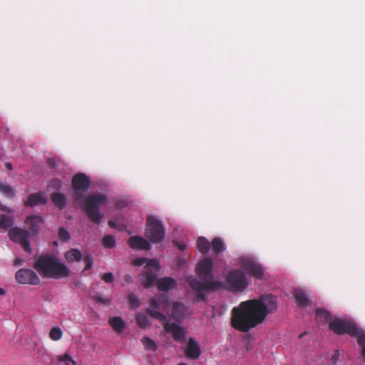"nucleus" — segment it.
<instances>
[{"mask_svg":"<svg viewBox=\"0 0 365 365\" xmlns=\"http://www.w3.org/2000/svg\"><path fill=\"white\" fill-rule=\"evenodd\" d=\"M51 200L59 210H63L66 205V197L63 193L54 192L51 194Z\"/></svg>","mask_w":365,"mask_h":365,"instance_id":"412c9836","label":"nucleus"},{"mask_svg":"<svg viewBox=\"0 0 365 365\" xmlns=\"http://www.w3.org/2000/svg\"><path fill=\"white\" fill-rule=\"evenodd\" d=\"M213 261L210 257H205L196 266V272L201 281L192 276L186 278V282L195 292L197 302L205 299L206 292H213L223 287V283L214 279L212 274Z\"/></svg>","mask_w":365,"mask_h":365,"instance_id":"f03ea898","label":"nucleus"},{"mask_svg":"<svg viewBox=\"0 0 365 365\" xmlns=\"http://www.w3.org/2000/svg\"><path fill=\"white\" fill-rule=\"evenodd\" d=\"M128 245L133 250H150L152 246L150 243L140 236H132L128 240Z\"/></svg>","mask_w":365,"mask_h":365,"instance_id":"4468645a","label":"nucleus"},{"mask_svg":"<svg viewBox=\"0 0 365 365\" xmlns=\"http://www.w3.org/2000/svg\"><path fill=\"white\" fill-rule=\"evenodd\" d=\"M294 297L299 306L304 307L310 304L306 293L301 289H296L294 290Z\"/></svg>","mask_w":365,"mask_h":365,"instance_id":"4be33fe9","label":"nucleus"},{"mask_svg":"<svg viewBox=\"0 0 365 365\" xmlns=\"http://www.w3.org/2000/svg\"><path fill=\"white\" fill-rule=\"evenodd\" d=\"M102 279L106 283H110L113 281V274L111 272H107L103 274Z\"/></svg>","mask_w":365,"mask_h":365,"instance_id":"ea45409f","label":"nucleus"},{"mask_svg":"<svg viewBox=\"0 0 365 365\" xmlns=\"http://www.w3.org/2000/svg\"><path fill=\"white\" fill-rule=\"evenodd\" d=\"M157 274L155 272L145 271L139 275L140 284L147 289L151 288L157 282Z\"/></svg>","mask_w":365,"mask_h":365,"instance_id":"a211bd4d","label":"nucleus"},{"mask_svg":"<svg viewBox=\"0 0 365 365\" xmlns=\"http://www.w3.org/2000/svg\"><path fill=\"white\" fill-rule=\"evenodd\" d=\"M13 219L11 217L6 215H1L0 218V227L4 230H7L13 225Z\"/></svg>","mask_w":365,"mask_h":365,"instance_id":"c85d7f7f","label":"nucleus"},{"mask_svg":"<svg viewBox=\"0 0 365 365\" xmlns=\"http://www.w3.org/2000/svg\"><path fill=\"white\" fill-rule=\"evenodd\" d=\"M16 280L21 284L38 285L41 280L38 274L31 269L22 268L18 270L15 274Z\"/></svg>","mask_w":365,"mask_h":365,"instance_id":"9b49d317","label":"nucleus"},{"mask_svg":"<svg viewBox=\"0 0 365 365\" xmlns=\"http://www.w3.org/2000/svg\"><path fill=\"white\" fill-rule=\"evenodd\" d=\"M96 301L98 303H101L106 305H108L110 304V300H108V299H105L101 296L96 297Z\"/></svg>","mask_w":365,"mask_h":365,"instance_id":"37998d69","label":"nucleus"},{"mask_svg":"<svg viewBox=\"0 0 365 365\" xmlns=\"http://www.w3.org/2000/svg\"><path fill=\"white\" fill-rule=\"evenodd\" d=\"M178 365H187L186 363H180Z\"/></svg>","mask_w":365,"mask_h":365,"instance_id":"5fc2aeb1","label":"nucleus"},{"mask_svg":"<svg viewBox=\"0 0 365 365\" xmlns=\"http://www.w3.org/2000/svg\"><path fill=\"white\" fill-rule=\"evenodd\" d=\"M25 223L29 227L34 235L38 234L41 226L43 223V217L40 215H30L26 217Z\"/></svg>","mask_w":365,"mask_h":365,"instance_id":"dca6fc26","label":"nucleus"},{"mask_svg":"<svg viewBox=\"0 0 365 365\" xmlns=\"http://www.w3.org/2000/svg\"><path fill=\"white\" fill-rule=\"evenodd\" d=\"M5 294V290L3 288L0 287V296L4 295Z\"/></svg>","mask_w":365,"mask_h":365,"instance_id":"603ef678","label":"nucleus"},{"mask_svg":"<svg viewBox=\"0 0 365 365\" xmlns=\"http://www.w3.org/2000/svg\"><path fill=\"white\" fill-rule=\"evenodd\" d=\"M91 185L90 179L83 173L74 175L71 180V186L74 190L86 192Z\"/></svg>","mask_w":365,"mask_h":365,"instance_id":"f8f14e48","label":"nucleus"},{"mask_svg":"<svg viewBox=\"0 0 365 365\" xmlns=\"http://www.w3.org/2000/svg\"><path fill=\"white\" fill-rule=\"evenodd\" d=\"M197 247L201 253L206 255L211 248V244L205 237H200L197 239Z\"/></svg>","mask_w":365,"mask_h":365,"instance_id":"393cba45","label":"nucleus"},{"mask_svg":"<svg viewBox=\"0 0 365 365\" xmlns=\"http://www.w3.org/2000/svg\"><path fill=\"white\" fill-rule=\"evenodd\" d=\"M128 300L130 305L133 309L138 308L140 306V300H139L138 297L134 294H129L128 297Z\"/></svg>","mask_w":365,"mask_h":365,"instance_id":"c9c22d12","label":"nucleus"},{"mask_svg":"<svg viewBox=\"0 0 365 365\" xmlns=\"http://www.w3.org/2000/svg\"><path fill=\"white\" fill-rule=\"evenodd\" d=\"M34 269L43 278L56 279L67 277L70 270L58 259L51 255H41L35 261Z\"/></svg>","mask_w":365,"mask_h":365,"instance_id":"7ed1b4c3","label":"nucleus"},{"mask_svg":"<svg viewBox=\"0 0 365 365\" xmlns=\"http://www.w3.org/2000/svg\"><path fill=\"white\" fill-rule=\"evenodd\" d=\"M47 202V198L42 192L32 193L29 195L25 202L26 206L35 207L38 205H45Z\"/></svg>","mask_w":365,"mask_h":365,"instance_id":"f3484780","label":"nucleus"},{"mask_svg":"<svg viewBox=\"0 0 365 365\" xmlns=\"http://www.w3.org/2000/svg\"><path fill=\"white\" fill-rule=\"evenodd\" d=\"M248 287V282L245 274L240 269L231 270L225 277L223 288L237 292H242Z\"/></svg>","mask_w":365,"mask_h":365,"instance_id":"39448f33","label":"nucleus"},{"mask_svg":"<svg viewBox=\"0 0 365 365\" xmlns=\"http://www.w3.org/2000/svg\"><path fill=\"white\" fill-rule=\"evenodd\" d=\"M0 191L6 195L7 196H14L15 192L12 187L9 185L0 183Z\"/></svg>","mask_w":365,"mask_h":365,"instance_id":"e433bc0d","label":"nucleus"},{"mask_svg":"<svg viewBox=\"0 0 365 365\" xmlns=\"http://www.w3.org/2000/svg\"><path fill=\"white\" fill-rule=\"evenodd\" d=\"M103 245L107 248H113L115 245V240L113 235H106L102 240Z\"/></svg>","mask_w":365,"mask_h":365,"instance_id":"72a5a7b5","label":"nucleus"},{"mask_svg":"<svg viewBox=\"0 0 365 365\" xmlns=\"http://www.w3.org/2000/svg\"><path fill=\"white\" fill-rule=\"evenodd\" d=\"M124 280L125 282H126L128 284H131L133 282V277L129 274H125L124 276Z\"/></svg>","mask_w":365,"mask_h":365,"instance_id":"de8ad7c7","label":"nucleus"},{"mask_svg":"<svg viewBox=\"0 0 365 365\" xmlns=\"http://www.w3.org/2000/svg\"><path fill=\"white\" fill-rule=\"evenodd\" d=\"M58 239L63 242H68L71 239L70 233L64 227H60L58 229Z\"/></svg>","mask_w":365,"mask_h":365,"instance_id":"f704fd0d","label":"nucleus"},{"mask_svg":"<svg viewBox=\"0 0 365 365\" xmlns=\"http://www.w3.org/2000/svg\"><path fill=\"white\" fill-rule=\"evenodd\" d=\"M316 317L319 321L323 323L328 322L331 320V314L326 309L319 308L316 312Z\"/></svg>","mask_w":365,"mask_h":365,"instance_id":"a878e982","label":"nucleus"},{"mask_svg":"<svg viewBox=\"0 0 365 365\" xmlns=\"http://www.w3.org/2000/svg\"><path fill=\"white\" fill-rule=\"evenodd\" d=\"M109 324L113 327V329L118 333L122 332L125 327L124 321L120 317H114L110 318L109 319Z\"/></svg>","mask_w":365,"mask_h":365,"instance_id":"b1692460","label":"nucleus"},{"mask_svg":"<svg viewBox=\"0 0 365 365\" xmlns=\"http://www.w3.org/2000/svg\"><path fill=\"white\" fill-rule=\"evenodd\" d=\"M170 301L167 294H163L152 298L150 301V307L146 309L148 314L159 320L161 322H165L166 316L160 310H165L169 307Z\"/></svg>","mask_w":365,"mask_h":365,"instance_id":"423d86ee","label":"nucleus"},{"mask_svg":"<svg viewBox=\"0 0 365 365\" xmlns=\"http://www.w3.org/2000/svg\"><path fill=\"white\" fill-rule=\"evenodd\" d=\"M146 259L145 258H136L133 261V264L135 266H142L145 262Z\"/></svg>","mask_w":365,"mask_h":365,"instance_id":"a19ab883","label":"nucleus"},{"mask_svg":"<svg viewBox=\"0 0 365 365\" xmlns=\"http://www.w3.org/2000/svg\"><path fill=\"white\" fill-rule=\"evenodd\" d=\"M186 309L183 304L175 302L173 304L171 316L175 321H181L185 317Z\"/></svg>","mask_w":365,"mask_h":365,"instance_id":"aec40b11","label":"nucleus"},{"mask_svg":"<svg viewBox=\"0 0 365 365\" xmlns=\"http://www.w3.org/2000/svg\"><path fill=\"white\" fill-rule=\"evenodd\" d=\"M59 360L64 361L66 365H69V363H71L72 365L76 364V362L74 360H73L71 356L67 353H65L62 356H61Z\"/></svg>","mask_w":365,"mask_h":365,"instance_id":"4c0bfd02","label":"nucleus"},{"mask_svg":"<svg viewBox=\"0 0 365 365\" xmlns=\"http://www.w3.org/2000/svg\"><path fill=\"white\" fill-rule=\"evenodd\" d=\"M9 236L11 241L20 244L25 252L31 253L30 232L28 230L17 227H11L9 231Z\"/></svg>","mask_w":365,"mask_h":365,"instance_id":"1a4fd4ad","label":"nucleus"},{"mask_svg":"<svg viewBox=\"0 0 365 365\" xmlns=\"http://www.w3.org/2000/svg\"><path fill=\"white\" fill-rule=\"evenodd\" d=\"M6 168L9 170L12 169V164L11 163H7L6 165Z\"/></svg>","mask_w":365,"mask_h":365,"instance_id":"3c124183","label":"nucleus"},{"mask_svg":"<svg viewBox=\"0 0 365 365\" xmlns=\"http://www.w3.org/2000/svg\"><path fill=\"white\" fill-rule=\"evenodd\" d=\"M175 245H176L178 246V247L179 248V250L180 251H183L185 250L186 248V245L184 244V243H179L177 241H174L173 242Z\"/></svg>","mask_w":365,"mask_h":365,"instance_id":"09e8293b","label":"nucleus"},{"mask_svg":"<svg viewBox=\"0 0 365 365\" xmlns=\"http://www.w3.org/2000/svg\"><path fill=\"white\" fill-rule=\"evenodd\" d=\"M82 190H74L72 197L75 202L83 205L88 217L94 223L99 224L103 215L99 208L106 201L107 196L103 194L83 195Z\"/></svg>","mask_w":365,"mask_h":365,"instance_id":"20e7f679","label":"nucleus"},{"mask_svg":"<svg viewBox=\"0 0 365 365\" xmlns=\"http://www.w3.org/2000/svg\"><path fill=\"white\" fill-rule=\"evenodd\" d=\"M329 327L336 334H347L352 337H356L361 330L355 323L341 318H335L331 321Z\"/></svg>","mask_w":365,"mask_h":365,"instance_id":"6e6552de","label":"nucleus"},{"mask_svg":"<svg viewBox=\"0 0 365 365\" xmlns=\"http://www.w3.org/2000/svg\"><path fill=\"white\" fill-rule=\"evenodd\" d=\"M46 163L51 168H55L56 166V160H55V159H53L52 158H48L46 160Z\"/></svg>","mask_w":365,"mask_h":365,"instance_id":"a18cd8bd","label":"nucleus"},{"mask_svg":"<svg viewBox=\"0 0 365 365\" xmlns=\"http://www.w3.org/2000/svg\"><path fill=\"white\" fill-rule=\"evenodd\" d=\"M332 359L334 361V363H335L336 360L337 359V356L336 354L332 356Z\"/></svg>","mask_w":365,"mask_h":365,"instance_id":"864d4df0","label":"nucleus"},{"mask_svg":"<svg viewBox=\"0 0 365 365\" xmlns=\"http://www.w3.org/2000/svg\"><path fill=\"white\" fill-rule=\"evenodd\" d=\"M108 225L110 227H115V222L113 220H109L108 221Z\"/></svg>","mask_w":365,"mask_h":365,"instance_id":"8fccbe9b","label":"nucleus"},{"mask_svg":"<svg viewBox=\"0 0 365 365\" xmlns=\"http://www.w3.org/2000/svg\"><path fill=\"white\" fill-rule=\"evenodd\" d=\"M277 310V297L271 294L242 302L232 309L231 326L237 331L247 332Z\"/></svg>","mask_w":365,"mask_h":365,"instance_id":"f257e3e1","label":"nucleus"},{"mask_svg":"<svg viewBox=\"0 0 365 365\" xmlns=\"http://www.w3.org/2000/svg\"><path fill=\"white\" fill-rule=\"evenodd\" d=\"M65 258L68 262H80L82 258V253L78 249H71L65 253Z\"/></svg>","mask_w":365,"mask_h":365,"instance_id":"5701e85b","label":"nucleus"},{"mask_svg":"<svg viewBox=\"0 0 365 365\" xmlns=\"http://www.w3.org/2000/svg\"><path fill=\"white\" fill-rule=\"evenodd\" d=\"M127 203L125 200H118L115 202V206L117 209H122L126 206Z\"/></svg>","mask_w":365,"mask_h":365,"instance_id":"79ce46f5","label":"nucleus"},{"mask_svg":"<svg viewBox=\"0 0 365 365\" xmlns=\"http://www.w3.org/2000/svg\"><path fill=\"white\" fill-rule=\"evenodd\" d=\"M63 331L58 327H54L49 331V337L53 341H58L62 338Z\"/></svg>","mask_w":365,"mask_h":365,"instance_id":"c756f323","label":"nucleus"},{"mask_svg":"<svg viewBox=\"0 0 365 365\" xmlns=\"http://www.w3.org/2000/svg\"><path fill=\"white\" fill-rule=\"evenodd\" d=\"M141 341L147 350L155 351L158 348L155 342L148 336L143 337Z\"/></svg>","mask_w":365,"mask_h":365,"instance_id":"2f4dec72","label":"nucleus"},{"mask_svg":"<svg viewBox=\"0 0 365 365\" xmlns=\"http://www.w3.org/2000/svg\"><path fill=\"white\" fill-rule=\"evenodd\" d=\"M136 323L142 329L146 328L150 324L147 315L141 312L136 315Z\"/></svg>","mask_w":365,"mask_h":365,"instance_id":"cd10ccee","label":"nucleus"},{"mask_svg":"<svg viewBox=\"0 0 365 365\" xmlns=\"http://www.w3.org/2000/svg\"><path fill=\"white\" fill-rule=\"evenodd\" d=\"M24 263V259L16 257L14 261V266H20L22 265Z\"/></svg>","mask_w":365,"mask_h":365,"instance_id":"49530a36","label":"nucleus"},{"mask_svg":"<svg viewBox=\"0 0 365 365\" xmlns=\"http://www.w3.org/2000/svg\"><path fill=\"white\" fill-rule=\"evenodd\" d=\"M358 344L361 348V354L365 359V332L361 329L360 333L356 336Z\"/></svg>","mask_w":365,"mask_h":365,"instance_id":"473e14b6","label":"nucleus"},{"mask_svg":"<svg viewBox=\"0 0 365 365\" xmlns=\"http://www.w3.org/2000/svg\"><path fill=\"white\" fill-rule=\"evenodd\" d=\"M241 266L250 275L254 278L262 279L264 277V268L254 259L250 257L243 258L241 260Z\"/></svg>","mask_w":365,"mask_h":365,"instance_id":"9d476101","label":"nucleus"},{"mask_svg":"<svg viewBox=\"0 0 365 365\" xmlns=\"http://www.w3.org/2000/svg\"><path fill=\"white\" fill-rule=\"evenodd\" d=\"M156 284L160 291L168 292L175 288L177 282L172 277H165L158 279Z\"/></svg>","mask_w":365,"mask_h":365,"instance_id":"6ab92c4d","label":"nucleus"},{"mask_svg":"<svg viewBox=\"0 0 365 365\" xmlns=\"http://www.w3.org/2000/svg\"><path fill=\"white\" fill-rule=\"evenodd\" d=\"M211 248L216 254H220L223 252L225 246L222 240L219 237L214 238L211 243Z\"/></svg>","mask_w":365,"mask_h":365,"instance_id":"bb28decb","label":"nucleus"},{"mask_svg":"<svg viewBox=\"0 0 365 365\" xmlns=\"http://www.w3.org/2000/svg\"><path fill=\"white\" fill-rule=\"evenodd\" d=\"M146 267H153L156 269L159 268L158 262L156 259L148 260Z\"/></svg>","mask_w":365,"mask_h":365,"instance_id":"c03bdc74","label":"nucleus"},{"mask_svg":"<svg viewBox=\"0 0 365 365\" xmlns=\"http://www.w3.org/2000/svg\"><path fill=\"white\" fill-rule=\"evenodd\" d=\"M62 181L60 179H52L48 183L47 190H59L62 187Z\"/></svg>","mask_w":365,"mask_h":365,"instance_id":"7c9ffc66","label":"nucleus"},{"mask_svg":"<svg viewBox=\"0 0 365 365\" xmlns=\"http://www.w3.org/2000/svg\"><path fill=\"white\" fill-rule=\"evenodd\" d=\"M165 231L161 222L153 216L147 217L145 236L153 243H160L165 238Z\"/></svg>","mask_w":365,"mask_h":365,"instance_id":"0eeeda50","label":"nucleus"},{"mask_svg":"<svg viewBox=\"0 0 365 365\" xmlns=\"http://www.w3.org/2000/svg\"><path fill=\"white\" fill-rule=\"evenodd\" d=\"M83 260L86 262V266L83 269V271L88 270L92 268L93 262V258L90 255H86L83 257Z\"/></svg>","mask_w":365,"mask_h":365,"instance_id":"58836bf2","label":"nucleus"},{"mask_svg":"<svg viewBox=\"0 0 365 365\" xmlns=\"http://www.w3.org/2000/svg\"><path fill=\"white\" fill-rule=\"evenodd\" d=\"M164 323L165 331L168 333H171L175 341H182L185 339L186 332L181 326L175 323H168L166 322Z\"/></svg>","mask_w":365,"mask_h":365,"instance_id":"ddd939ff","label":"nucleus"},{"mask_svg":"<svg viewBox=\"0 0 365 365\" xmlns=\"http://www.w3.org/2000/svg\"><path fill=\"white\" fill-rule=\"evenodd\" d=\"M185 354L187 359L192 360H196L200 356L201 349L194 338L189 339Z\"/></svg>","mask_w":365,"mask_h":365,"instance_id":"2eb2a0df","label":"nucleus"}]
</instances>
